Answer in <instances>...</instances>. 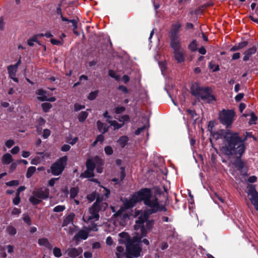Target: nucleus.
<instances>
[{"label": "nucleus", "instance_id": "8", "mask_svg": "<svg viewBox=\"0 0 258 258\" xmlns=\"http://www.w3.org/2000/svg\"><path fill=\"white\" fill-rule=\"evenodd\" d=\"M132 197V196L130 197L128 199H125L123 201L125 208L121 207L119 210L113 215L115 219V221L118 222L120 225H124L126 224L127 220L129 219L130 215L126 211V209H128V208H127L125 206L124 202L126 200H129Z\"/></svg>", "mask_w": 258, "mask_h": 258}, {"label": "nucleus", "instance_id": "26", "mask_svg": "<svg viewBox=\"0 0 258 258\" xmlns=\"http://www.w3.org/2000/svg\"><path fill=\"white\" fill-rule=\"evenodd\" d=\"M2 160L3 164H9L12 161V157L9 153H6L3 156Z\"/></svg>", "mask_w": 258, "mask_h": 258}, {"label": "nucleus", "instance_id": "35", "mask_svg": "<svg viewBox=\"0 0 258 258\" xmlns=\"http://www.w3.org/2000/svg\"><path fill=\"white\" fill-rule=\"evenodd\" d=\"M7 231L10 235H15L17 232L16 228L11 225L7 227Z\"/></svg>", "mask_w": 258, "mask_h": 258}, {"label": "nucleus", "instance_id": "45", "mask_svg": "<svg viewBox=\"0 0 258 258\" xmlns=\"http://www.w3.org/2000/svg\"><path fill=\"white\" fill-rule=\"evenodd\" d=\"M19 184V181L17 180H12L6 183L7 185L10 186H17Z\"/></svg>", "mask_w": 258, "mask_h": 258}, {"label": "nucleus", "instance_id": "1", "mask_svg": "<svg viewBox=\"0 0 258 258\" xmlns=\"http://www.w3.org/2000/svg\"><path fill=\"white\" fill-rule=\"evenodd\" d=\"M140 201H143L147 209L144 211H136V215L138 219L134 226L135 230L141 238L146 236L148 231L153 226V220H147L149 216L159 211H166L164 205L158 200L156 195H154L151 190L148 188L141 189L124 202L127 208H132Z\"/></svg>", "mask_w": 258, "mask_h": 258}, {"label": "nucleus", "instance_id": "19", "mask_svg": "<svg viewBox=\"0 0 258 258\" xmlns=\"http://www.w3.org/2000/svg\"><path fill=\"white\" fill-rule=\"evenodd\" d=\"M256 52V47L255 46H252L246 50L243 53L244 57L243 60L245 61H247L249 59L252 55L255 53Z\"/></svg>", "mask_w": 258, "mask_h": 258}, {"label": "nucleus", "instance_id": "7", "mask_svg": "<svg viewBox=\"0 0 258 258\" xmlns=\"http://www.w3.org/2000/svg\"><path fill=\"white\" fill-rule=\"evenodd\" d=\"M170 46L173 50L174 57L178 63H181L185 60V51L182 48L181 42L170 43Z\"/></svg>", "mask_w": 258, "mask_h": 258}, {"label": "nucleus", "instance_id": "48", "mask_svg": "<svg viewBox=\"0 0 258 258\" xmlns=\"http://www.w3.org/2000/svg\"><path fill=\"white\" fill-rule=\"evenodd\" d=\"M51 132L48 129H44L43 131L42 136L43 138L47 139L50 135Z\"/></svg>", "mask_w": 258, "mask_h": 258}, {"label": "nucleus", "instance_id": "62", "mask_svg": "<svg viewBox=\"0 0 258 258\" xmlns=\"http://www.w3.org/2000/svg\"><path fill=\"white\" fill-rule=\"evenodd\" d=\"M58 179L57 178H51L50 180H49L48 181V184L49 186H53L55 182V181L57 180Z\"/></svg>", "mask_w": 258, "mask_h": 258}, {"label": "nucleus", "instance_id": "18", "mask_svg": "<svg viewBox=\"0 0 258 258\" xmlns=\"http://www.w3.org/2000/svg\"><path fill=\"white\" fill-rule=\"evenodd\" d=\"M8 74L9 77L12 79L14 82H18V79L16 77V72L17 71V69L14 66L12 65H10L7 68Z\"/></svg>", "mask_w": 258, "mask_h": 258}, {"label": "nucleus", "instance_id": "10", "mask_svg": "<svg viewBox=\"0 0 258 258\" xmlns=\"http://www.w3.org/2000/svg\"><path fill=\"white\" fill-rule=\"evenodd\" d=\"M67 160V157L63 156L53 163L50 167L51 173L54 175L60 174L66 165Z\"/></svg>", "mask_w": 258, "mask_h": 258}, {"label": "nucleus", "instance_id": "63", "mask_svg": "<svg viewBox=\"0 0 258 258\" xmlns=\"http://www.w3.org/2000/svg\"><path fill=\"white\" fill-rule=\"evenodd\" d=\"M248 43L247 41H243L239 43L238 45L239 46V49H241L244 47H245L247 45Z\"/></svg>", "mask_w": 258, "mask_h": 258}, {"label": "nucleus", "instance_id": "49", "mask_svg": "<svg viewBox=\"0 0 258 258\" xmlns=\"http://www.w3.org/2000/svg\"><path fill=\"white\" fill-rule=\"evenodd\" d=\"M20 202V198L19 194H16L15 198L13 200V203L15 205H18Z\"/></svg>", "mask_w": 258, "mask_h": 258}, {"label": "nucleus", "instance_id": "2", "mask_svg": "<svg viewBox=\"0 0 258 258\" xmlns=\"http://www.w3.org/2000/svg\"><path fill=\"white\" fill-rule=\"evenodd\" d=\"M224 139V145L221 151L226 155H235L242 156L245 151V141L249 138H254L251 133L246 132L244 138L242 139L238 133L231 131L224 132L222 134Z\"/></svg>", "mask_w": 258, "mask_h": 258}, {"label": "nucleus", "instance_id": "43", "mask_svg": "<svg viewBox=\"0 0 258 258\" xmlns=\"http://www.w3.org/2000/svg\"><path fill=\"white\" fill-rule=\"evenodd\" d=\"M104 151L106 155H110L113 153V149L110 146H106L104 148Z\"/></svg>", "mask_w": 258, "mask_h": 258}, {"label": "nucleus", "instance_id": "54", "mask_svg": "<svg viewBox=\"0 0 258 258\" xmlns=\"http://www.w3.org/2000/svg\"><path fill=\"white\" fill-rule=\"evenodd\" d=\"M87 114H80L78 116L79 121L81 122L84 121L87 117Z\"/></svg>", "mask_w": 258, "mask_h": 258}, {"label": "nucleus", "instance_id": "23", "mask_svg": "<svg viewBox=\"0 0 258 258\" xmlns=\"http://www.w3.org/2000/svg\"><path fill=\"white\" fill-rule=\"evenodd\" d=\"M75 217V215L73 213L69 214L63 220L62 226H67L68 225L72 224H73L74 219Z\"/></svg>", "mask_w": 258, "mask_h": 258}, {"label": "nucleus", "instance_id": "40", "mask_svg": "<svg viewBox=\"0 0 258 258\" xmlns=\"http://www.w3.org/2000/svg\"><path fill=\"white\" fill-rule=\"evenodd\" d=\"M109 75L111 77L114 78L117 81H118L120 79V77L117 75L115 72L113 70L109 71Z\"/></svg>", "mask_w": 258, "mask_h": 258}, {"label": "nucleus", "instance_id": "52", "mask_svg": "<svg viewBox=\"0 0 258 258\" xmlns=\"http://www.w3.org/2000/svg\"><path fill=\"white\" fill-rule=\"evenodd\" d=\"M146 127H147V126L146 125H144L141 127H139L137 130H136L135 134L136 135H140L141 132H142L143 131H144L146 128Z\"/></svg>", "mask_w": 258, "mask_h": 258}, {"label": "nucleus", "instance_id": "29", "mask_svg": "<svg viewBox=\"0 0 258 258\" xmlns=\"http://www.w3.org/2000/svg\"><path fill=\"white\" fill-rule=\"evenodd\" d=\"M79 192V189L78 187H72L70 189V198L74 199Z\"/></svg>", "mask_w": 258, "mask_h": 258}, {"label": "nucleus", "instance_id": "5", "mask_svg": "<svg viewBox=\"0 0 258 258\" xmlns=\"http://www.w3.org/2000/svg\"><path fill=\"white\" fill-rule=\"evenodd\" d=\"M49 191L47 188H39L33 191L32 195L29 198L30 202L34 205L40 204L42 200L49 198Z\"/></svg>", "mask_w": 258, "mask_h": 258}, {"label": "nucleus", "instance_id": "36", "mask_svg": "<svg viewBox=\"0 0 258 258\" xmlns=\"http://www.w3.org/2000/svg\"><path fill=\"white\" fill-rule=\"evenodd\" d=\"M42 158L39 156H36L31 161V163L33 165H37L41 162Z\"/></svg>", "mask_w": 258, "mask_h": 258}, {"label": "nucleus", "instance_id": "15", "mask_svg": "<svg viewBox=\"0 0 258 258\" xmlns=\"http://www.w3.org/2000/svg\"><path fill=\"white\" fill-rule=\"evenodd\" d=\"M103 161L98 156L95 157L93 159H89L87 161L86 166L88 169L94 170L96 165H103Z\"/></svg>", "mask_w": 258, "mask_h": 258}, {"label": "nucleus", "instance_id": "9", "mask_svg": "<svg viewBox=\"0 0 258 258\" xmlns=\"http://www.w3.org/2000/svg\"><path fill=\"white\" fill-rule=\"evenodd\" d=\"M181 26L182 24L179 21L174 22L171 25L169 31L170 43L181 42L179 32Z\"/></svg>", "mask_w": 258, "mask_h": 258}, {"label": "nucleus", "instance_id": "42", "mask_svg": "<svg viewBox=\"0 0 258 258\" xmlns=\"http://www.w3.org/2000/svg\"><path fill=\"white\" fill-rule=\"evenodd\" d=\"M66 207L64 206L58 205L55 207L53 209V211L55 212H60L64 210Z\"/></svg>", "mask_w": 258, "mask_h": 258}, {"label": "nucleus", "instance_id": "39", "mask_svg": "<svg viewBox=\"0 0 258 258\" xmlns=\"http://www.w3.org/2000/svg\"><path fill=\"white\" fill-rule=\"evenodd\" d=\"M34 42H36L38 44H40L39 41L34 38V36L27 40V44L30 46H33L34 45Z\"/></svg>", "mask_w": 258, "mask_h": 258}, {"label": "nucleus", "instance_id": "56", "mask_svg": "<svg viewBox=\"0 0 258 258\" xmlns=\"http://www.w3.org/2000/svg\"><path fill=\"white\" fill-rule=\"evenodd\" d=\"M20 150L19 147L18 146H15L14 148H13L11 151V152L13 154H17Z\"/></svg>", "mask_w": 258, "mask_h": 258}, {"label": "nucleus", "instance_id": "34", "mask_svg": "<svg viewBox=\"0 0 258 258\" xmlns=\"http://www.w3.org/2000/svg\"><path fill=\"white\" fill-rule=\"evenodd\" d=\"M53 253L56 257H59L62 255L61 250L59 248L54 247L53 249Z\"/></svg>", "mask_w": 258, "mask_h": 258}, {"label": "nucleus", "instance_id": "22", "mask_svg": "<svg viewBox=\"0 0 258 258\" xmlns=\"http://www.w3.org/2000/svg\"><path fill=\"white\" fill-rule=\"evenodd\" d=\"M233 155H230V156H232ZM236 156L237 158L235 162L232 164L233 167L236 168L237 170H240L244 167V163L240 159V157L236 156L235 155H233Z\"/></svg>", "mask_w": 258, "mask_h": 258}, {"label": "nucleus", "instance_id": "59", "mask_svg": "<svg viewBox=\"0 0 258 258\" xmlns=\"http://www.w3.org/2000/svg\"><path fill=\"white\" fill-rule=\"evenodd\" d=\"M243 96L244 94L243 93H239L235 96V100L236 101H239L243 98Z\"/></svg>", "mask_w": 258, "mask_h": 258}, {"label": "nucleus", "instance_id": "64", "mask_svg": "<svg viewBox=\"0 0 258 258\" xmlns=\"http://www.w3.org/2000/svg\"><path fill=\"white\" fill-rule=\"evenodd\" d=\"M84 255L85 258H91L92 256V253L89 251H85Z\"/></svg>", "mask_w": 258, "mask_h": 258}, {"label": "nucleus", "instance_id": "3", "mask_svg": "<svg viewBox=\"0 0 258 258\" xmlns=\"http://www.w3.org/2000/svg\"><path fill=\"white\" fill-rule=\"evenodd\" d=\"M136 235L132 239L130 238L129 235L125 232L119 234V242L120 243H126V250L128 256H134L135 257H139L142 251L141 245V237L136 232Z\"/></svg>", "mask_w": 258, "mask_h": 258}, {"label": "nucleus", "instance_id": "57", "mask_svg": "<svg viewBox=\"0 0 258 258\" xmlns=\"http://www.w3.org/2000/svg\"><path fill=\"white\" fill-rule=\"evenodd\" d=\"M257 180V177L255 176H251L248 178V181L250 183L255 182Z\"/></svg>", "mask_w": 258, "mask_h": 258}, {"label": "nucleus", "instance_id": "44", "mask_svg": "<svg viewBox=\"0 0 258 258\" xmlns=\"http://www.w3.org/2000/svg\"><path fill=\"white\" fill-rule=\"evenodd\" d=\"M96 197V193L93 192L89 195H88L87 196V199L90 202H92L95 199Z\"/></svg>", "mask_w": 258, "mask_h": 258}, {"label": "nucleus", "instance_id": "30", "mask_svg": "<svg viewBox=\"0 0 258 258\" xmlns=\"http://www.w3.org/2000/svg\"><path fill=\"white\" fill-rule=\"evenodd\" d=\"M94 170L91 169H87L86 171H85L82 175V176L84 177H92L94 175L93 173Z\"/></svg>", "mask_w": 258, "mask_h": 258}, {"label": "nucleus", "instance_id": "14", "mask_svg": "<svg viewBox=\"0 0 258 258\" xmlns=\"http://www.w3.org/2000/svg\"><path fill=\"white\" fill-rule=\"evenodd\" d=\"M130 117L128 115L125 114L121 116L119 121L121 122L118 123L116 120H109L108 118L107 119V121L110 123L111 126H113L114 129H118L120 128L123 124L129 120Z\"/></svg>", "mask_w": 258, "mask_h": 258}, {"label": "nucleus", "instance_id": "46", "mask_svg": "<svg viewBox=\"0 0 258 258\" xmlns=\"http://www.w3.org/2000/svg\"><path fill=\"white\" fill-rule=\"evenodd\" d=\"M50 42L53 45H61L63 43L62 41H60L55 39H51Z\"/></svg>", "mask_w": 258, "mask_h": 258}, {"label": "nucleus", "instance_id": "58", "mask_svg": "<svg viewBox=\"0 0 258 258\" xmlns=\"http://www.w3.org/2000/svg\"><path fill=\"white\" fill-rule=\"evenodd\" d=\"M14 144V142L13 140H8L6 142V146L8 147V148H10Z\"/></svg>", "mask_w": 258, "mask_h": 258}, {"label": "nucleus", "instance_id": "13", "mask_svg": "<svg viewBox=\"0 0 258 258\" xmlns=\"http://www.w3.org/2000/svg\"><path fill=\"white\" fill-rule=\"evenodd\" d=\"M36 94L38 96L37 99L40 101H48L50 102H54L56 98L54 97H48L46 91L39 89L36 91Z\"/></svg>", "mask_w": 258, "mask_h": 258}, {"label": "nucleus", "instance_id": "4", "mask_svg": "<svg viewBox=\"0 0 258 258\" xmlns=\"http://www.w3.org/2000/svg\"><path fill=\"white\" fill-rule=\"evenodd\" d=\"M190 90L192 95L200 98L204 101L212 103L216 100V98L213 94V90L210 87H202L199 84H196L192 86Z\"/></svg>", "mask_w": 258, "mask_h": 258}, {"label": "nucleus", "instance_id": "61", "mask_svg": "<svg viewBox=\"0 0 258 258\" xmlns=\"http://www.w3.org/2000/svg\"><path fill=\"white\" fill-rule=\"evenodd\" d=\"M121 174H120V180H122L124 178L125 176V173L124 171V167H121Z\"/></svg>", "mask_w": 258, "mask_h": 258}, {"label": "nucleus", "instance_id": "60", "mask_svg": "<svg viewBox=\"0 0 258 258\" xmlns=\"http://www.w3.org/2000/svg\"><path fill=\"white\" fill-rule=\"evenodd\" d=\"M106 243L108 245H111L113 244V241L112 238L110 236H108L107 237L106 239Z\"/></svg>", "mask_w": 258, "mask_h": 258}, {"label": "nucleus", "instance_id": "37", "mask_svg": "<svg viewBox=\"0 0 258 258\" xmlns=\"http://www.w3.org/2000/svg\"><path fill=\"white\" fill-rule=\"evenodd\" d=\"M98 93L99 91L97 90L90 92L88 96V99L90 100H94L97 97Z\"/></svg>", "mask_w": 258, "mask_h": 258}, {"label": "nucleus", "instance_id": "11", "mask_svg": "<svg viewBox=\"0 0 258 258\" xmlns=\"http://www.w3.org/2000/svg\"><path fill=\"white\" fill-rule=\"evenodd\" d=\"M98 230L97 226L96 224H90L88 227H84V229L80 230L75 236L74 239L76 241L80 240H85L89 236L90 231H97Z\"/></svg>", "mask_w": 258, "mask_h": 258}, {"label": "nucleus", "instance_id": "12", "mask_svg": "<svg viewBox=\"0 0 258 258\" xmlns=\"http://www.w3.org/2000/svg\"><path fill=\"white\" fill-rule=\"evenodd\" d=\"M247 193L251 204L254 206L255 210L258 211V193L255 187L251 185L249 186Z\"/></svg>", "mask_w": 258, "mask_h": 258}, {"label": "nucleus", "instance_id": "17", "mask_svg": "<svg viewBox=\"0 0 258 258\" xmlns=\"http://www.w3.org/2000/svg\"><path fill=\"white\" fill-rule=\"evenodd\" d=\"M83 251V248L81 247L78 248L70 247L67 250L66 252L70 257L75 258L80 255Z\"/></svg>", "mask_w": 258, "mask_h": 258}, {"label": "nucleus", "instance_id": "50", "mask_svg": "<svg viewBox=\"0 0 258 258\" xmlns=\"http://www.w3.org/2000/svg\"><path fill=\"white\" fill-rule=\"evenodd\" d=\"M257 117L255 114H251V118L249 121V124H255Z\"/></svg>", "mask_w": 258, "mask_h": 258}, {"label": "nucleus", "instance_id": "27", "mask_svg": "<svg viewBox=\"0 0 258 258\" xmlns=\"http://www.w3.org/2000/svg\"><path fill=\"white\" fill-rule=\"evenodd\" d=\"M97 124L99 132L104 134L108 131V127L107 126L106 124L101 122L100 121H98Z\"/></svg>", "mask_w": 258, "mask_h": 258}, {"label": "nucleus", "instance_id": "33", "mask_svg": "<svg viewBox=\"0 0 258 258\" xmlns=\"http://www.w3.org/2000/svg\"><path fill=\"white\" fill-rule=\"evenodd\" d=\"M197 43L196 40H193L188 45V48L191 51H195L197 49Z\"/></svg>", "mask_w": 258, "mask_h": 258}, {"label": "nucleus", "instance_id": "38", "mask_svg": "<svg viewBox=\"0 0 258 258\" xmlns=\"http://www.w3.org/2000/svg\"><path fill=\"white\" fill-rule=\"evenodd\" d=\"M101 191L103 193V198L107 199L109 195L110 194V191L107 188L104 187H102Z\"/></svg>", "mask_w": 258, "mask_h": 258}, {"label": "nucleus", "instance_id": "21", "mask_svg": "<svg viewBox=\"0 0 258 258\" xmlns=\"http://www.w3.org/2000/svg\"><path fill=\"white\" fill-rule=\"evenodd\" d=\"M38 243L39 245L43 246L48 249H51L52 245L46 238H41L38 239Z\"/></svg>", "mask_w": 258, "mask_h": 258}, {"label": "nucleus", "instance_id": "25", "mask_svg": "<svg viewBox=\"0 0 258 258\" xmlns=\"http://www.w3.org/2000/svg\"><path fill=\"white\" fill-rule=\"evenodd\" d=\"M168 230H166V238H169L174 236L175 231V229L171 225H167Z\"/></svg>", "mask_w": 258, "mask_h": 258}, {"label": "nucleus", "instance_id": "24", "mask_svg": "<svg viewBox=\"0 0 258 258\" xmlns=\"http://www.w3.org/2000/svg\"><path fill=\"white\" fill-rule=\"evenodd\" d=\"M95 203H98L97 209L98 210V212L100 211L105 210L108 207V205L106 202L100 201L98 198L97 199Z\"/></svg>", "mask_w": 258, "mask_h": 258}, {"label": "nucleus", "instance_id": "32", "mask_svg": "<svg viewBox=\"0 0 258 258\" xmlns=\"http://www.w3.org/2000/svg\"><path fill=\"white\" fill-rule=\"evenodd\" d=\"M41 106L43 110L45 112H48L49 109L52 107L51 104L47 102L42 103Z\"/></svg>", "mask_w": 258, "mask_h": 258}, {"label": "nucleus", "instance_id": "51", "mask_svg": "<svg viewBox=\"0 0 258 258\" xmlns=\"http://www.w3.org/2000/svg\"><path fill=\"white\" fill-rule=\"evenodd\" d=\"M23 218V220L26 223L28 224V225L31 224V219L28 215L24 214Z\"/></svg>", "mask_w": 258, "mask_h": 258}, {"label": "nucleus", "instance_id": "47", "mask_svg": "<svg viewBox=\"0 0 258 258\" xmlns=\"http://www.w3.org/2000/svg\"><path fill=\"white\" fill-rule=\"evenodd\" d=\"M85 107L84 105H82L79 103H76L74 105V110L75 111H78L82 109H84Z\"/></svg>", "mask_w": 258, "mask_h": 258}, {"label": "nucleus", "instance_id": "55", "mask_svg": "<svg viewBox=\"0 0 258 258\" xmlns=\"http://www.w3.org/2000/svg\"><path fill=\"white\" fill-rule=\"evenodd\" d=\"M78 141V138L77 137H75L73 138V139H70L68 138L67 140V142L69 143V144L73 145H74Z\"/></svg>", "mask_w": 258, "mask_h": 258}, {"label": "nucleus", "instance_id": "20", "mask_svg": "<svg viewBox=\"0 0 258 258\" xmlns=\"http://www.w3.org/2000/svg\"><path fill=\"white\" fill-rule=\"evenodd\" d=\"M116 255L117 258H124L125 256L127 258L134 257V256H128L127 251L124 252V247L121 246H118L116 248Z\"/></svg>", "mask_w": 258, "mask_h": 258}, {"label": "nucleus", "instance_id": "16", "mask_svg": "<svg viewBox=\"0 0 258 258\" xmlns=\"http://www.w3.org/2000/svg\"><path fill=\"white\" fill-rule=\"evenodd\" d=\"M219 119L220 122L226 125L227 126H228L231 125L232 123L234 117V114H219Z\"/></svg>", "mask_w": 258, "mask_h": 258}, {"label": "nucleus", "instance_id": "28", "mask_svg": "<svg viewBox=\"0 0 258 258\" xmlns=\"http://www.w3.org/2000/svg\"><path fill=\"white\" fill-rule=\"evenodd\" d=\"M128 141V138L126 136H123L119 138L117 142L122 148H123L126 145Z\"/></svg>", "mask_w": 258, "mask_h": 258}, {"label": "nucleus", "instance_id": "41", "mask_svg": "<svg viewBox=\"0 0 258 258\" xmlns=\"http://www.w3.org/2000/svg\"><path fill=\"white\" fill-rule=\"evenodd\" d=\"M104 140V136L103 135H98L95 141L94 142L93 144V146H95L96 145V144H97V142H100L101 143L103 142Z\"/></svg>", "mask_w": 258, "mask_h": 258}, {"label": "nucleus", "instance_id": "31", "mask_svg": "<svg viewBox=\"0 0 258 258\" xmlns=\"http://www.w3.org/2000/svg\"><path fill=\"white\" fill-rule=\"evenodd\" d=\"M36 171V168L34 166H31L28 168L27 173H26V177L27 178H30L32 176V175L34 174L35 171Z\"/></svg>", "mask_w": 258, "mask_h": 258}, {"label": "nucleus", "instance_id": "53", "mask_svg": "<svg viewBox=\"0 0 258 258\" xmlns=\"http://www.w3.org/2000/svg\"><path fill=\"white\" fill-rule=\"evenodd\" d=\"M21 212V210L17 208H14L11 212L12 214L14 215H19Z\"/></svg>", "mask_w": 258, "mask_h": 258}, {"label": "nucleus", "instance_id": "6", "mask_svg": "<svg viewBox=\"0 0 258 258\" xmlns=\"http://www.w3.org/2000/svg\"><path fill=\"white\" fill-rule=\"evenodd\" d=\"M98 203H95L90 207L87 212H86L83 217V220L85 223H94V222L99 220L100 216L97 210Z\"/></svg>", "mask_w": 258, "mask_h": 258}]
</instances>
